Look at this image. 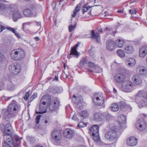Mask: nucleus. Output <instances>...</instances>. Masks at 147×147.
I'll return each mask as SVG.
<instances>
[{"instance_id": "20e7f679", "label": "nucleus", "mask_w": 147, "mask_h": 147, "mask_svg": "<svg viewBox=\"0 0 147 147\" xmlns=\"http://www.w3.org/2000/svg\"><path fill=\"white\" fill-rule=\"evenodd\" d=\"M38 10L35 3L31 4L29 8L24 11V14L26 16H35L38 13Z\"/></svg>"}, {"instance_id": "13d9d810", "label": "nucleus", "mask_w": 147, "mask_h": 147, "mask_svg": "<svg viewBox=\"0 0 147 147\" xmlns=\"http://www.w3.org/2000/svg\"><path fill=\"white\" fill-rule=\"evenodd\" d=\"M3 59V56L2 54H0V61H2Z\"/></svg>"}, {"instance_id": "c9c22d12", "label": "nucleus", "mask_w": 147, "mask_h": 147, "mask_svg": "<svg viewBox=\"0 0 147 147\" xmlns=\"http://www.w3.org/2000/svg\"><path fill=\"white\" fill-rule=\"evenodd\" d=\"M81 6V5L80 4H79L77 5L73 13L71 15L72 17H74L75 16L76 14L80 10Z\"/></svg>"}, {"instance_id": "7ed1b4c3", "label": "nucleus", "mask_w": 147, "mask_h": 147, "mask_svg": "<svg viewBox=\"0 0 147 147\" xmlns=\"http://www.w3.org/2000/svg\"><path fill=\"white\" fill-rule=\"evenodd\" d=\"M51 100V97L48 95H46L44 96L41 98L40 102L39 107V111H36V113H43L46 112V107L45 106L43 108H42V105H45L46 104H48Z\"/></svg>"}, {"instance_id": "58836bf2", "label": "nucleus", "mask_w": 147, "mask_h": 147, "mask_svg": "<svg viewBox=\"0 0 147 147\" xmlns=\"http://www.w3.org/2000/svg\"><path fill=\"white\" fill-rule=\"evenodd\" d=\"M80 115L83 118L87 117L88 115V113L86 111H84L79 113Z\"/></svg>"}, {"instance_id": "052dcab7", "label": "nucleus", "mask_w": 147, "mask_h": 147, "mask_svg": "<svg viewBox=\"0 0 147 147\" xmlns=\"http://www.w3.org/2000/svg\"><path fill=\"white\" fill-rule=\"evenodd\" d=\"M102 32V28H100L98 30V32Z\"/></svg>"}, {"instance_id": "49530a36", "label": "nucleus", "mask_w": 147, "mask_h": 147, "mask_svg": "<svg viewBox=\"0 0 147 147\" xmlns=\"http://www.w3.org/2000/svg\"><path fill=\"white\" fill-rule=\"evenodd\" d=\"M7 89L10 90H13L15 89V86L14 85L10 84L8 85Z\"/></svg>"}, {"instance_id": "1a4fd4ad", "label": "nucleus", "mask_w": 147, "mask_h": 147, "mask_svg": "<svg viewBox=\"0 0 147 147\" xmlns=\"http://www.w3.org/2000/svg\"><path fill=\"white\" fill-rule=\"evenodd\" d=\"M0 128L2 131L4 136L6 135H12L13 133V131L10 124H7L5 126L1 125H0Z\"/></svg>"}, {"instance_id": "aec40b11", "label": "nucleus", "mask_w": 147, "mask_h": 147, "mask_svg": "<svg viewBox=\"0 0 147 147\" xmlns=\"http://www.w3.org/2000/svg\"><path fill=\"white\" fill-rule=\"evenodd\" d=\"M93 118L94 121L100 122L103 120L104 116L101 113H96L94 114Z\"/></svg>"}, {"instance_id": "864d4df0", "label": "nucleus", "mask_w": 147, "mask_h": 147, "mask_svg": "<svg viewBox=\"0 0 147 147\" xmlns=\"http://www.w3.org/2000/svg\"><path fill=\"white\" fill-rule=\"evenodd\" d=\"M72 119L73 120H74L75 121H78V119L77 117V115H76L75 114L73 116Z\"/></svg>"}, {"instance_id": "a878e982", "label": "nucleus", "mask_w": 147, "mask_h": 147, "mask_svg": "<svg viewBox=\"0 0 147 147\" xmlns=\"http://www.w3.org/2000/svg\"><path fill=\"white\" fill-rule=\"evenodd\" d=\"M91 34L92 39H96L98 42H99L100 41V35L99 34L97 33H95L94 30H92L91 32Z\"/></svg>"}, {"instance_id": "6ab92c4d", "label": "nucleus", "mask_w": 147, "mask_h": 147, "mask_svg": "<svg viewBox=\"0 0 147 147\" xmlns=\"http://www.w3.org/2000/svg\"><path fill=\"white\" fill-rule=\"evenodd\" d=\"M147 54V46L141 47L139 50V56L143 58Z\"/></svg>"}, {"instance_id": "4468645a", "label": "nucleus", "mask_w": 147, "mask_h": 147, "mask_svg": "<svg viewBox=\"0 0 147 147\" xmlns=\"http://www.w3.org/2000/svg\"><path fill=\"white\" fill-rule=\"evenodd\" d=\"M82 98L80 96L77 97V96L74 95L72 99L73 101L74 102L76 105L78 109H82L83 108V106L82 105Z\"/></svg>"}, {"instance_id": "423d86ee", "label": "nucleus", "mask_w": 147, "mask_h": 147, "mask_svg": "<svg viewBox=\"0 0 147 147\" xmlns=\"http://www.w3.org/2000/svg\"><path fill=\"white\" fill-rule=\"evenodd\" d=\"M10 55L13 59L17 60L23 59L25 57V54L23 50L18 49L12 51Z\"/></svg>"}, {"instance_id": "4be33fe9", "label": "nucleus", "mask_w": 147, "mask_h": 147, "mask_svg": "<svg viewBox=\"0 0 147 147\" xmlns=\"http://www.w3.org/2000/svg\"><path fill=\"white\" fill-rule=\"evenodd\" d=\"M74 134V131L69 128L65 129L63 133L64 136L68 138H71L73 136Z\"/></svg>"}, {"instance_id": "0eeeda50", "label": "nucleus", "mask_w": 147, "mask_h": 147, "mask_svg": "<svg viewBox=\"0 0 147 147\" xmlns=\"http://www.w3.org/2000/svg\"><path fill=\"white\" fill-rule=\"evenodd\" d=\"M99 127L96 125H94L90 128L89 132L93 137L94 141L96 142H98L100 138L99 134Z\"/></svg>"}, {"instance_id": "4c0bfd02", "label": "nucleus", "mask_w": 147, "mask_h": 147, "mask_svg": "<svg viewBox=\"0 0 147 147\" xmlns=\"http://www.w3.org/2000/svg\"><path fill=\"white\" fill-rule=\"evenodd\" d=\"M58 89L57 87H51L49 88L50 91L54 93H59V91L57 90Z\"/></svg>"}, {"instance_id": "393cba45", "label": "nucleus", "mask_w": 147, "mask_h": 147, "mask_svg": "<svg viewBox=\"0 0 147 147\" xmlns=\"http://www.w3.org/2000/svg\"><path fill=\"white\" fill-rule=\"evenodd\" d=\"M121 109L125 110H131V108L129 105H127L124 101H121L119 104Z\"/></svg>"}, {"instance_id": "338daca9", "label": "nucleus", "mask_w": 147, "mask_h": 147, "mask_svg": "<svg viewBox=\"0 0 147 147\" xmlns=\"http://www.w3.org/2000/svg\"><path fill=\"white\" fill-rule=\"evenodd\" d=\"M113 91L115 93H116L117 92V91L116 89L114 88H113Z\"/></svg>"}, {"instance_id": "9b49d317", "label": "nucleus", "mask_w": 147, "mask_h": 147, "mask_svg": "<svg viewBox=\"0 0 147 147\" xmlns=\"http://www.w3.org/2000/svg\"><path fill=\"white\" fill-rule=\"evenodd\" d=\"M104 97L100 93L95 94L94 96L93 100L94 102L97 105H101L104 102Z\"/></svg>"}, {"instance_id": "774afa93", "label": "nucleus", "mask_w": 147, "mask_h": 147, "mask_svg": "<svg viewBox=\"0 0 147 147\" xmlns=\"http://www.w3.org/2000/svg\"><path fill=\"white\" fill-rule=\"evenodd\" d=\"M78 147H86L84 146L81 145L79 146Z\"/></svg>"}, {"instance_id": "603ef678", "label": "nucleus", "mask_w": 147, "mask_h": 147, "mask_svg": "<svg viewBox=\"0 0 147 147\" xmlns=\"http://www.w3.org/2000/svg\"><path fill=\"white\" fill-rule=\"evenodd\" d=\"M41 117V115H37L36 117V124H38L39 123V120Z\"/></svg>"}, {"instance_id": "f704fd0d", "label": "nucleus", "mask_w": 147, "mask_h": 147, "mask_svg": "<svg viewBox=\"0 0 147 147\" xmlns=\"http://www.w3.org/2000/svg\"><path fill=\"white\" fill-rule=\"evenodd\" d=\"M110 109L112 111L116 112L119 109V107L117 104L113 103L111 105Z\"/></svg>"}, {"instance_id": "37998d69", "label": "nucleus", "mask_w": 147, "mask_h": 147, "mask_svg": "<svg viewBox=\"0 0 147 147\" xmlns=\"http://www.w3.org/2000/svg\"><path fill=\"white\" fill-rule=\"evenodd\" d=\"M90 8V6H87V5L86 4L84 5V6L83 7V14L86 12L88 9Z\"/></svg>"}, {"instance_id": "f03ea898", "label": "nucleus", "mask_w": 147, "mask_h": 147, "mask_svg": "<svg viewBox=\"0 0 147 147\" xmlns=\"http://www.w3.org/2000/svg\"><path fill=\"white\" fill-rule=\"evenodd\" d=\"M145 92L143 90H139L135 95V101L140 108L146 104V98L145 97Z\"/></svg>"}, {"instance_id": "a19ab883", "label": "nucleus", "mask_w": 147, "mask_h": 147, "mask_svg": "<svg viewBox=\"0 0 147 147\" xmlns=\"http://www.w3.org/2000/svg\"><path fill=\"white\" fill-rule=\"evenodd\" d=\"M1 27L0 28V32H2L4 30H5V29H6L7 30H9V28H12L9 27V26H7L6 27L5 26H3L2 24L1 25Z\"/></svg>"}, {"instance_id": "412c9836", "label": "nucleus", "mask_w": 147, "mask_h": 147, "mask_svg": "<svg viewBox=\"0 0 147 147\" xmlns=\"http://www.w3.org/2000/svg\"><path fill=\"white\" fill-rule=\"evenodd\" d=\"M114 79L115 82L118 83H121L123 82L125 80V77L123 74H117L115 76Z\"/></svg>"}, {"instance_id": "a211bd4d", "label": "nucleus", "mask_w": 147, "mask_h": 147, "mask_svg": "<svg viewBox=\"0 0 147 147\" xmlns=\"http://www.w3.org/2000/svg\"><path fill=\"white\" fill-rule=\"evenodd\" d=\"M59 101L57 100L52 101L49 105V108L51 111H53L57 108L59 104Z\"/></svg>"}, {"instance_id": "39448f33", "label": "nucleus", "mask_w": 147, "mask_h": 147, "mask_svg": "<svg viewBox=\"0 0 147 147\" xmlns=\"http://www.w3.org/2000/svg\"><path fill=\"white\" fill-rule=\"evenodd\" d=\"M118 129L116 126H113L112 129L107 131L105 135V138L108 140L112 141L118 139L117 132Z\"/></svg>"}, {"instance_id": "680f3d73", "label": "nucleus", "mask_w": 147, "mask_h": 147, "mask_svg": "<svg viewBox=\"0 0 147 147\" xmlns=\"http://www.w3.org/2000/svg\"><path fill=\"white\" fill-rule=\"evenodd\" d=\"M109 13L107 12H105L104 13V16H107L109 15Z\"/></svg>"}, {"instance_id": "69168bd1", "label": "nucleus", "mask_w": 147, "mask_h": 147, "mask_svg": "<svg viewBox=\"0 0 147 147\" xmlns=\"http://www.w3.org/2000/svg\"><path fill=\"white\" fill-rule=\"evenodd\" d=\"M11 97H5V99L6 100H8Z\"/></svg>"}, {"instance_id": "e2e57ef3", "label": "nucleus", "mask_w": 147, "mask_h": 147, "mask_svg": "<svg viewBox=\"0 0 147 147\" xmlns=\"http://www.w3.org/2000/svg\"><path fill=\"white\" fill-rule=\"evenodd\" d=\"M34 39H35L36 41H38L39 40V38L38 37H36L34 38Z\"/></svg>"}, {"instance_id": "7c9ffc66", "label": "nucleus", "mask_w": 147, "mask_h": 147, "mask_svg": "<svg viewBox=\"0 0 147 147\" xmlns=\"http://www.w3.org/2000/svg\"><path fill=\"white\" fill-rule=\"evenodd\" d=\"M88 66L91 69H88V70L90 72H92L93 71L92 69H96L99 68L94 63L90 61L88 62Z\"/></svg>"}, {"instance_id": "b1692460", "label": "nucleus", "mask_w": 147, "mask_h": 147, "mask_svg": "<svg viewBox=\"0 0 147 147\" xmlns=\"http://www.w3.org/2000/svg\"><path fill=\"white\" fill-rule=\"evenodd\" d=\"M52 138L56 140H59L61 139V134L57 130H54L51 134Z\"/></svg>"}, {"instance_id": "e433bc0d", "label": "nucleus", "mask_w": 147, "mask_h": 147, "mask_svg": "<svg viewBox=\"0 0 147 147\" xmlns=\"http://www.w3.org/2000/svg\"><path fill=\"white\" fill-rule=\"evenodd\" d=\"M117 53L118 56L121 57H123L125 56V53L121 49L117 50Z\"/></svg>"}, {"instance_id": "f3484780", "label": "nucleus", "mask_w": 147, "mask_h": 147, "mask_svg": "<svg viewBox=\"0 0 147 147\" xmlns=\"http://www.w3.org/2000/svg\"><path fill=\"white\" fill-rule=\"evenodd\" d=\"M137 139L134 137H129L127 140V143L129 146H135L137 144Z\"/></svg>"}, {"instance_id": "2f4dec72", "label": "nucleus", "mask_w": 147, "mask_h": 147, "mask_svg": "<svg viewBox=\"0 0 147 147\" xmlns=\"http://www.w3.org/2000/svg\"><path fill=\"white\" fill-rule=\"evenodd\" d=\"M125 44V42L122 40L118 39L115 42V46L119 48L122 47Z\"/></svg>"}, {"instance_id": "bb28decb", "label": "nucleus", "mask_w": 147, "mask_h": 147, "mask_svg": "<svg viewBox=\"0 0 147 147\" xmlns=\"http://www.w3.org/2000/svg\"><path fill=\"white\" fill-rule=\"evenodd\" d=\"M79 44H77L71 49V53L69 56V58H71V57H70V56L71 55H78V53L76 49L79 46Z\"/></svg>"}, {"instance_id": "5fc2aeb1", "label": "nucleus", "mask_w": 147, "mask_h": 147, "mask_svg": "<svg viewBox=\"0 0 147 147\" xmlns=\"http://www.w3.org/2000/svg\"><path fill=\"white\" fill-rule=\"evenodd\" d=\"M36 97V94H33L30 97V101H32Z\"/></svg>"}, {"instance_id": "6e6552de", "label": "nucleus", "mask_w": 147, "mask_h": 147, "mask_svg": "<svg viewBox=\"0 0 147 147\" xmlns=\"http://www.w3.org/2000/svg\"><path fill=\"white\" fill-rule=\"evenodd\" d=\"M12 135H6V140L5 141L8 144L12 145L13 144L15 146H18L20 143V138L18 136H15L13 138Z\"/></svg>"}, {"instance_id": "72a5a7b5", "label": "nucleus", "mask_w": 147, "mask_h": 147, "mask_svg": "<svg viewBox=\"0 0 147 147\" xmlns=\"http://www.w3.org/2000/svg\"><path fill=\"white\" fill-rule=\"evenodd\" d=\"M124 49L125 52L128 53H132L134 51L132 46L131 45H125Z\"/></svg>"}, {"instance_id": "f257e3e1", "label": "nucleus", "mask_w": 147, "mask_h": 147, "mask_svg": "<svg viewBox=\"0 0 147 147\" xmlns=\"http://www.w3.org/2000/svg\"><path fill=\"white\" fill-rule=\"evenodd\" d=\"M20 109L17 103L14 101L8 107L7 110L3 111L2 114L5 118H10L15 116Z\"/></svg>"}, {"instance_id": "8fccbe9b", "label": "nucleus", "mask_w": 147, "mask_h": 147, "mask_svg": "<svg viewBox=\"0 0 147 147\" xmlns=\"http://www.w3.org/2000/svg\"><path fill=\"white\" fill-rule=\"evenodd\" d=\"M11 145L8 144L5 141H4L3 142V147H11L10 146Z\"/></svg>"}, {"instance_id": "de8ad7c7", "label": "nucleus", "mask_w": 147, "mask_h": 147, "mask_svg": "<svg viewBox=\"0 0 147 147\" xmlns=\"http://www.w3.org/2000/svg\"><path fill=\"white\" fill-rule=\"evenodd\" d=\"M112 29L108 27H106L105 29V31L108 34H111Z\"/></svg>"}, {"instance_id": "3c124183", "label": "nucleus", "mask_w": 147, "mask_h": 147, "mask_svg": "<svg viewBox=\"0 0 147 147\" xmlns=\"http://www.w3.org/2000/svg\"><path fill=\"white\" fill-rule=\"evenodd\" d=\"M29 96V92H27L25 94L24 96V98L25 100H27L28 99V97Z\"/></svg>"}, {"instance_id": "c85d7f7f", "label": "nucleus", "mask_w": 147, "mask_h": 147, "mask_svg": "<svg viewBox=\"0 0 147 147\" xmlns=\"http://www.w3.org/2000/svg\"><path fill=\"white\" fill-rule=\"evenodd\" d=\"M126 63L129 67H132L135 65L136 63L135 60L133 58H129L127 59Z\"/></svg>"}, {"instance_id": "c03bdc74", "label": "nucleus", "mask_w": 147, "mask_h": 147, "mask_svg": "<svg viewBox=\"0 0 147 147\" xmlns=\"http://www.w3.org/2000/svg\"><path fill=\"white\" fill-rule=\"evenodd\" d=\"M76 25V23L73 26L72 25H70L69 27V32H71L75 29Z\"/></svg>"}, {"instance_id": "5701e85b", "label": "nucleus", "mask_w": 147, "mask_h": 147, "mask_svg": "<svg viewBox=\"0 0 147 147\" xmlns=\"http://www.w3.org/2000/svg\"><path fill=\"white\" fill-rule=\"evenodd\" d=\"M132 79L134 83L136 85H140L142 83L141 78L139 76L137 75L133 76Z\"/></svg>"}, {"instance_id": "dca6fc26", "label": "nucleus", "mask_w": 147, "mask_h": 147, "mask_svg": "<svg viewBox=\"0 0 147 147\" xmlns=\"http://www.w3.org/2000/svg\"><path fill=\"white\" fill-rule=\"evenodd\" d=\"M106 47L108 50L110 51H113L115 48V42L112 40H108L106 43Z\"/></svg>"}, {"instance_id": "ddd939ff", "label": "nucleus", "mask_w": 147, "mask_h": 147, "mask_svg": "<svg viewBox=\"0 0 147 147\" xmlns=\"http://www.w3.org/2000/svg\"><path fill=\"white\" fill-rule=\"evenodd\" d=\"M9 71L15 74L19 73L21 70L20 65L18 64L14 63L10 65L9 67Z\"/></svg>"}, {"instance_id": "79ce46f5", "label": "nucleus", "mask_w": 147, "mask_h": 147, "mask_svg": "<svg viewBox=\"0 0 147 147\" xmlns=\"http://www.w3.org/2000/svg\"><path fill=\"white\" fill-rule=\"evenodd\" d=\"M7 6L2 3H0V11H4L7 8Z\"/></svg>"}, {"instance_id": "f8f14e48", "label": "nucleus", "mask_w": 147, "mask_h": 147, "mask_svg": "<svg viewBox=\"0 0 147 147\" xmlns=\"http://www.w3.org/2000/svg\"><path fill=\"white\" fill-rule=\"evenodd\" d=\"M9 7L11 11H13V20L14 22L17 21L19 19L23 17L22 15L20 14V12L18 10L15 9L16 7L14 5H10Z\"/></svg>"}, {"instance_id": "cd10ccee", "label": "nucleus", "mask_w": 147, "mask_h": 147, "mask_svg": "<svg viewBox=\"0 0 147 147\" xmlns=\"http://www.w3.org/2000/svg\"><path fill=\"white\" fill-rule=\"evenodd\" d=\"M79 44H77L71 49V53L69 56V58H71V57H70V56L71 55H78V53L76 49L79 46Z\"/></svg>"}, {"instance_id": "a18cd8bd", "label": "nucleus", "mask_w": 147, "mask_h": 147, "mask_svg": "<svg viewBox=\"0 0 147 147\" xmlns=\"http://www.w3.org/2000/svg\"><path fill=\"white\" fill-rule=\"evenodd\" d=\"M80 63L83 65H84L86 64H88L87 59L85 58H82L80 61Z\"/></svg>"}, {"instance_id": "ea45409f", "label": "nucleus", "mask_w": 147, "mask_h": 147, "mask_svg": "<svg viewBox=\"0 0 147 147\" xmlns=\"http://www.w3.org/2000/svg\"><path fill=\"white\" fill-rule=\"evenodd\" d=\"M9 29V31H11L18 38H20L21 36L19 35V34L16 31V30L17 29H15L14 28H10Z\"/></svg>"}, {"instance_id": "09e8293b", "label": "nucleus", "mask_w": 147, "mask_h": 147, "mask_svg": "<svg viewBox=\"0 0 147 147\" xmlns=\"http://www.w3.org/2000/svg\"><path fill=\"white\" fill-rule=\"evenodd\" d=\"M86 124L85 123L83 122H80L78 125V127L80 128L83 127H86Z\"/></svg>"}, {"instance_id": "473e14b6", "label": "nucleus", "mask_w": 147, "mask_h": 147, "mask_svg": "<svg viewBox=\"0 0 147 147\" xmlns=\"http://www.w3.org/2000/svg\"><path fill=\"white\" fill-rule=\"evenodd\" d=\"M126 119L125 116L123 114L120 115L118 116V120L120 123L123 124L125 123Z\"/></svg>"}, {"instance_id": "0e129e2a", "label": "nucleus", "mask_w": 147, "mask_h": 147, "mask_svg": "<svg viewBox=\"0 0 147 147\" xmlns=\"http://www.w3.org/2000/svg\"><path fill=\"white\" fill-rule=\"evenodd\" d=\"M117 12L119 13H123V11L121 10H118L117 11Z\"/></svg>"}, {"instance_id": "6e6d98bb", "label": "nucleus", "mask_w": 147, "mask_h": 147, "mask_svg": "<svg viewBox=\"0 0 147 147\" xmlns=\"http://www.w3.org/2000/svg\"><path fill=\"white\" fill-rule=\"evenodd\" d=\"M129 13L131 14H133L136 13V11L135 9L130 10H129Z\"/></svg>"}, {"instance_id": "2eb2a0df", "label": "nucleus", "mask_w": 147, "mask_h": 147, "mask_svg": "<svg viewBox=\"0 0 147 147\" xmlns=\"http://www.w3.org/2000/svg\"><path fill=\"white\" fill-rule=\"evenodd\" d=\"M136 126L139 130L143 131L145 129L146 127V124L143 119H139L136 123Z\"/></svg>"}, {"instance_id": "bf43d9fd", "label": "nucleus", "mask_w": 147, "mask_h": 147, "mask_svg": "<svg viewBox=\"0 0 147 147\" xmlns=\"http://www.w3.org/2000/svg\"><path fill=\"white\" fill-rule=\"evenodd\" d=\"M34 147H46L45 146H42L41 145H37Z\"/></svg>"}, {"instance_id": "c756f323", "label": "nucleus", "mask_w": 147, "mask_h": 147, "mask_svg": "<svg viewBox=\"0 0 147 147\" xmlns=\"http://www.w3.org/2000/svg\"><path fill=\"white\" fill-rule=\"evenodd\" d=\"M137 73L140 75L144 74L146 72V69L145 67L142 66H138L136 69Z\"/></svg>"}, {"instance_id": "4d7b16f0", "label": "nucleus", "mask_w": 147, "mask_h": 147, "mask_svg": "<svg viewBox=\"0 0 147 147\" xmlns=\"http://www.w3.org/2000/svg\"><path fill=\"white\" fill-rule=\"evenodd\" d=\"M106 117L107 119H109L112 117V116L109 113H107L106 115Z\"/></svg>"}, {"instance_id": "9d476101", "label": "nucleus", "mask_w": 147, "mask_h": 147, "mask_svg": "<svg viewBox=\"0 0 147 147\" xmlns=\"http://www.w3.org/2000/svg\"><path fill=\"white\" fill-rule=\"evenodd\" d=\"M133 85L130 81L126 80L123 81L121 84V90L126 92H130L133 90Z\"/></svg>"}]
</instances>
